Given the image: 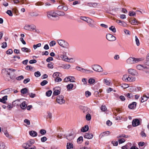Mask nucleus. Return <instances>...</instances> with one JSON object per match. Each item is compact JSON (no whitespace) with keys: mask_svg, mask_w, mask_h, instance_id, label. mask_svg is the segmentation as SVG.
Here are the masks:
<instances>
[{"mask_svg":"<svg viewBox=\"0 0 149 149\" xmlns=\"http://www.w3.org/2000/svg\"><path fill=\"white\" fill-rule=\"evenodd\" d=\"M73 145L72 144L70 143H68L67 145V148L68 149H71L73 148Z\"/></svg>","mask_w":149,"mask_h":149,"instance_id":"nucleus-32","label":"nucleus"},{"mask_svg":"<svg viewBox=\"0 0 149 149\" xmlns=\"http://www.w3.org/2000/svg\"><path fill=\"white\" fill-rule=\"evenodd\" d=\"M136 104L137 103L136 102H133L131 104H129L128 107L130 109H134L136 107Z\"/></svg>","mask_w":149,"mask_h":149,"instance_id":"nucleus-14","label":"nucleus"},{"mask_svg":"<svg viewBox=\"0 0 149 149\" xmlns=\"http://www.w3.org/2000/svg\"><path fill=\"white\" fill-rule=\"evenodd\" d=\"M147 99L148 97H147V95H144L141 97V102H143L147 101Z\"/></svg>","mask_w":149,"mask_h":149,"instance_id":"nucleus-25","label":"nucleus"},{"mask_svg":"<svg viewBox=\"0 0 149 149\" xmlns=\"http://www.w3.org/2000/svg\"><path fill=\"white\" fill-rule=\"evenodd\" d=\"M35 76L36 77H39L41 75L39 71L35 72L34 73Z\"/></svg>","mask_w":149,"mask_h":149,"instance_id":"nucleus-48","label":"nucleus"},{"mask_svg":"<svg viewBox=\"0 0 149 149\" xmlns=\"http://www.w3.org/2000/svg\"><path fill=\"white\" fill-rule=\"evenodd\" d=\"M5 145L3 142L0 141V149H4Z\"/></svg>","mask_w":149,"mask_h":149,"instance_id":"nucleus-34","label":"nucleus"},{"mask_svg":"<svg viewBox=\"0 0 149 149\" xmlns=\"http://www.w3.org/2000/svg\"><path fill=\"white\" fill-rule=\"evenodd\" d=\"M57 42L60 46L65 48H68L69 47V45L68 43L65 40H57Z\"/></svg>","mask_w":149,"mask_h":149,"instance_id":"nucleus-3","label":"nucleus"},{"mask_svg":"<svg viewBox=\"0 0 149 149\" xmlns=\"http://www.w3.org/2000/svg\"><path fill=\"white\" fill-rule=\"evenodd\" d=\"M67 139L69 140H71L74 138L73 135L72 134H70L66 136Z\"/></svg>","mask_w":149,"mask_h":149,"instance_id":"nucleus-27","label":"nucleus"},{"mask_svg":"<svg viewBox=\"0 0 149 149\" xmlns=\"http://www.w3.org/2000/svg\"><path fill=\"white\" fill-rule=\"evenodd\" d=\"M41 44L40 43H38L37 45H33V48L36 49L37 47H40L41 46Z\"/></svg>","mask_w":149,"mask_h":149,"instance_id":"nucleus-49","label":"nucleus"},{"mask_svg":"<svg viewBox=\"0 0 149 149\" xmlns=\"http://www.w3.org/2000/svg\"><path fill=\"white\" fill-rule=\"evenodd\" d=\"M83 140V137L80 136L77 139V141L79 143H80Z\"/></svg>","mask_w":149,"mask_h":149,"instance_id":"nucleus-56","label":"nucleus"},{"mask_svg":"<svg viewBox=\"0 0 149 149\" xmlns=\"http://www.w3.org/2000/svg\"><path fill=\"white\" fill-rule=\"evenodd\" d=\"M91 93L89 91H86L85 92L86 96L88 97L91 95Z\"/></svg>","mask_w":149,"mask_h":149,"instance_id":"nucleus-62","label":"nucleus"},{"mask_svg":"<svg viewBox=\"0 0 149 149\" xmlns=\"http://www.w3.org/2000/svg\"><path fill=\"white\" fill-rule=\"evenodd\" d=\"M66 53L65 52H63V54H61L60 55V58L63 61V60H65V59H64V56L65 54H66Z\"/></svg>","mask_w":149,"mask_h":149,"instance_id":"nucleus-55","label":"nucleus"},{"mask_svg":"<svg viewBox=\"0 0 149 149\" xmlns=\"http://www.w3.org/2000/svg\"><path fill=\"white\" fill-rule=\"evenodd\" d=\"M129 86V85L128 84H123L121 85V87L124 89L128 87Z\"/></svg>","mask_w":149,"mask_h":149,"instance_id":"nucleus-39","label":"nucleus"},{"mask_svg":"<svg viewBox=\"0 0 149 149\" xmlns=\"http://www.w3.org/2000/svg\"><path fill=\"white\" fill-rule=\"evenodd\" d=\"M29 134L30 136L33 137H35L37 136V132L34 131H30Z\"/></svg>","mask_w":149,"mask_h":149,"instance_id":"nucleus-21","label":"nucleus"},{"mask_svg":"<svg viewBox=\"0 0 149 149\" xmlns=\"http://www.w3.org/2000/svg\"><path fill=\"white\" fill-rule=\"evenodd\" d=\"M60 73L58 72H56L54 73L53 74V77L55 79L59 76Z\"/></svg>","mask_w":149,"mask_h":149,"instance_id":"nucleus-31","label":"nucleus"},{"mask_svg":"<svg viewBox=\"0 0 149 149\" xmlns=\"http://www.w3.org/2000/svg\"><path fill=\"white\" fill-rule=\"evenodd\" d=\"M81 3V1L80 0H77L73 2V5H74L79 4Z\"/></svg>","mask_w":149,"mask_h":149,"instance_id":"nucleus-41","label":"nucleus"},{"mask_svg":"<svg viewBox=\"0 0 149 149\" xmlns=\"http://www.w3.org/2000/svg\"><path fill=\"white\" fill-rule=\"evenodd\" d=\"M21 93L23 94L26 93L28 92L27 89L26 88H24L22 89L21 90Z\"/></svg>","mask_w":149,"mask_h":149,"instance_id":"nucleus-33","label":"nucleus"},{"mask_svg":"<svg viewBox=\"0 0 149 149\" xmlns=\"http://www.w3.org/2000/svg\"><path fill=\"white\" fill-rule=\"evenodd\" d=\"M88 5L90 6L93 7H97L99 6L98 3H96L95 1H91L88 3Z\"/></svg>","mask_w":149,"mask_h":149,"instance_id":"nucleus-7","label":"nucleus"},{"mask_svg":"<svg viewBox=\"0 0 149 149\" xmlns=\"http://www.w3.org/2000/svg\"><path fill=\"white\" fill-rule=\"evenodd\" d=\"M135 38L136 44L137 46H139L140 45L139 40L138 38L136 36H135Z\"/></svg>","mask_w":149,"mask_h":149,"instance_id":"nucleus-43","label":"nucleus"},{"mask_svg":"<svg viewBox=\"0 0 149 149\" xmlns=\"http://www.w3.org/2000/svg\"><path fill=\"white\" fill-rule=\"evenodd\" d=\"M109 29L113 33H115L116 31V29L113 26H111L109 28Z\"/></svg>","mask_w":149,"mask_h":149,"instance_id":"nucleus-40","label":"nucleus"},{"mask_svg":"<svg viewBox=\"0 0 149 149\" xmlns=\"http://www.w3.org/2000/svg\"><path fill=\"white\" fill-rule=\"evenodd\" d=\"M80 19L87 22L89 18L87 17L81 16L80 17Z\"/></svg>","mask_w":149,"mask_h":149,"instance_id":"nucleus-29","label":"nucleus"},{"mask_svg":"<svg viewBox=\"0 0 149 149\" xmlns=\"http://www.w3.org/2000/svg\"><path fill=\"white\" fill-rule=\"evenodd\" d=\"M60 93V91L58 90H54L53 93V95H59Z\"/></svg>","mask_w":149,"mask_h":149,"instance_id":"nucleus-28","label":"nucleus"},{"mask_svg":"<svg viewBox=\"0 0 149 149\" xmlns=\"http://www.w3.org/2000/svg\"><path fill=\"white\" fill-rule=\"evenodd\" d=\"M22 51L24 52H31V50L29 49L26 47H23L21 48Z\"/></svg>","mask_w":149,"mask_h":149,"instance_id":"nucleus-26","label":"nucleus"},{"mask_svg":"<svg viewBox=\"0 0 149 149\" xmlns=\"http://www.w3.org/2000/svg\"><path fill=\"white\" fill-rule=\"evenodd\" d=\"M122 80L126 82H133L135 81L136 80V78L133 77L130 75L128 74L124 75L122 77Z\"/></svg>","mask_w":149,"mask_h":149,"instance_id":"nucleus-1","label":"nucleus"},{"mask_svg":"<svg viewBox=\"0 0 149 149\" xmlns=\"http://www.w3.org/2000/svg\"><path fill=\"white\" fill-rule=\"evenodd\" d=\"M101 109L102 111H104L107 109V108L105 106L102 105L101 107Z\"/></svg>","mask_w":149,"mask_h":149,"instance_id":"nucleus-59","label":"nucleus"},{"mask_svg":"<svg viewBox=\"0 0 149 149\" xmlns=\"http://www.w3.org/2000/svg\"><path fill=\"white\" fill-rule=\"evenodd\" d=\"M106 38L109 41H113L116 40L115 36L110 34H108L106 35Z\"/></svg>","mask_w":149,"mask_h":149,"instance_id":"nucleus-9","label":"nucleus"},{"mask_svg":"<svg viewBox=\"0 0 149 149\" xmlns=\"http://www.w3.org/2000/svg\"><path fill=\"white\" fill-rule=\"evenodd\" d=\"M70 77V79L69 81L72 82H75L74 80L75 79L74 77L73 76H69Z\"/></svg>","mask_w":149,"mask_h":149,"instance_id":"nucleus-47","label":"nucleus"},{"mask_svg":"<svg viewBox=\"0 0 149 149\" xmlns=\"http://www.w3.org/2000/svg\"><path fill=\"white\" fill-rule=\"evenodd\" d=\"M89 129V127L88 125H85L84 127H82L81 131L82 132H85L88 131Z\"/></svg>","mask_w":149,"mask_h":149,"instance_id":"nucleus-19","label":"nucleus"},{"mask_svg":"<svg viewBox=\"0 0 149 149\" xmlns=\"http://www.w3.org/2000/svg\"><path fill=\"white\" fill-rule=\"evenodd\" d=\"M48 67L49 68L52 69L53 68V63L52 62L49 63L47 65Z\"/></svg>","mask_w":149,"mask_h":149,"instance_id":"nucleus-52","label":"nucleus"},{"mask_svg":"<svg viewBox=\"0 0 149 149\" xmlns=\"http://www.w3.org/2000/svg\"><path fill=\"white\" fill-rule=\"evenodd\" d=\"M24 77L22 75L16 78V79L18 80H20L23 79Z\"/></svg>","mask_w":149,"mask_h":149,"instance_id":"nucleus-60","label":"nucleus"},{"mask_svg":"<svg viewBox=\"0 0 149 149\" xmlns=\"http://www.w3.org/2000/svg\"><path fill=\"white\" fill-rule=\"evenodd\" d=\"M22 146L25 149H28L31 146V145H30L29 144V143H27V142L26 143H23Z\"/></svg>","mask_w":149,"mask_h":149,"instance_id":"nucleus-20","label":"nucleus"},{"mask_svg":"<svg viewBox=\"0 0 149 149\" xmlns=\"http://www.w3.org/2000/svg\"><path fill=\"white\" fill-rule=\"evenodd\" d=\"M64 96L62 95H60L57 96L56 98V101L58 103L62 104L65 102V100H64Z\"/></svg>","mask_w":149,"mask_h":149,"instance_id":"nucleus-6","label":"nucleus"},{"mask_svg":"<svg viewBox=\"0 0 149 149\" xmlns=\"http://www.w3.org/2000/svg\"><path fill=\"white\" fill-rule=\"evenodd\" d=\"M81 107L83 108V110L84 113H86L87 112H88L87 111L89 109L87 107L81 106Z\"/></svg>","mask_w":149,"mask_h":149,"instance_id":"nucleus-36","label":"nucleus"},{"mask_svg":"<svg viewBox=\"0 0 149 149\" xmlns=\"http://www.w3.org/2000/svg\"><path fill=\"white\" fill-rule=\"evenodd\" d=\"M48 83L47 81L44 80L42 81L40 83V85L42 86H44L46 84Z\"/></svg>","mask_w":149,"mask_h":149,"instance_id":"nucleus-53","label":"nucleus"},{"mask_svg":"<svg viewBox=\"0 0 149 149\" xmlns=\"http://www.w3.org/2000/svg\"><path fill=\"white\" fill-rule=\"evenodd\" d=\"M146 59V65L149 66V53L147 55Z\"/></svg>","mask_w":149,"mask_h":149,"instance_id":"nucleus-38","label":"nucleus"},{"mask_svg":"<svg viewBox=\"0 0 149 149\" xmlns=\"http://www.w3.org/2000/svg\"><path fill=\"white\" fill-rule=\"evenodd\" d=\"M24 29L28 31H31L32 29L34 30L35 29L34 26L28 25H25L24 27Z\"/></svg>","mask_w":149,"mask_h":149,"instance_id":"nucleus-12","label":"nucleus"},{"mask_svg":"<svg viewBox=\"0 0 149 149\" xmlns=\"http://www.w3.org/2000/svg\"><path fill=\"white\" fill-rule=\"evenodd\" d=\"M20 107L22 109H25L27 107V105L25 102H22L20 105Z\"/></svg>","mask_w":149,"mask_h":149,"instance_id":"nucleus-24","label":"nucleus"},{"mask_svg":"<svg viewBox=\"0 0 149 149\" xmlns=\"http://www.w3.org/2000/svg\"><path fill=\"white\" fill-rule=\"evenodd\" d=\"M104 83H105L107 85H110V82L109 80L107 79H104Z\"/></svg>","mask_w":149,"mask_h":149,"instance_id":"nucleus-57","label":"nucleus"},{"mask_svg":"<svg viewBox=\"0 0 149 149\" xmlns=\"http://www.w3.org/2000/svg\"><path fill=\"white\" fill-rule=\"evenodd\" d=\"M84 138L90 139L93 137V135L91 133H86L84 136Z\"/></svg>","mask_w":149,"mask_h":149,"instance_id":"nucleus-17","label":"nucleus"},{"mask_svg":"<svg viewBox=\"0 0 149 149\" xmlns=\"http://www.w3.org/2000/svg\"><path fill=\"white\" fill-rule=\"evenodd\" d=\"M13 53V51L11 49H9L6 52L7 54H11Z\"/></svg>","mask_w":149,"mask_h":149,"instance_id":"nucleus-63","label":"nucleus"},{"mask_svg":"<svg viewBox=\"0 0 149 149\" xmlns=\"http://www.w3.org/2000/svg\"><path fill=\"white\" fill-rule=\"evenodd\" d=\"M91 67L93 70L96 72H101L103 71L102 68L100 66L97 65H92Z\"/></svg>","mask_w":149,"mask_h":149,"instance_id":"nucleus-4","label":"nucleus"},{"mask_svg":"<svg viewBox=\"0 0 149 149\" xmlns=\"http://www.w3.org/2000/svg\"><path fill=\"white\" fill-rule=\"evenodd\" d=\"M55 13L56 15H57V17L58 16H64L65 14L62 11H59L58 10H56Z\"/></svg>","mask_w":149,"mask_h":149,"instance_id":"nucleus-18","label":"nucleus"},{"mask_svg":"<svg viewBox=\"0 0 149 149\" xmlns=\"http://www.w3.org/2000/svg\"><path fill=\"white\" fill-rule=\"evenodd\" d=\"M131 24L132 25H134L135 23H139V22L134 18L133 20H132L130 22Z\"/></svg>","mask_w":149,"mask_h":149,"instance_id":"nucleus-37","label":"nucleus"},{"mask_svg":"<svg viewBox=\"0 0 149 149\" xmlns=\"http://www.w3.org/2000/svg\"><path fill=\"white\" fill-rule=\"evenodd\" d=\"M89 26L91 27H95L96 22L93 20L89 18L87 22Z\"/></svg>","mask_w":149,"mask_h":149,"instance_id":"nucleus-8","label":"nucleus"},{"mask_svg":"<svg viewBox=\"0 0 149 149\" xmlns=\"http://www.w3.org/2000/svg\"><path fill=\"white\" fill-rule=\"evenodd\" d=\"M74 86V85L72 84H68L67 86V88L68 90H71L73 88Z\"/></svg>","mask_w":149,"mask_h":149,"instance_id":"nucleus-30","label":"nucleus"},{"mask_svg":"<svg viewBox=\"0 0 149 149\" xmlns=\"http://www.w3.org/2000/svg\"><path fill=\"white\" fill-rule=\"evenodd\" d=\"M128 73L132 75L137 76L138 73L136 70L132 69H129L128 70Z\"/></svg>","mask_w":149,"mask_h":149,"instance_id":"nucleus-11","label":"nucleus"},{"mask_svg":"<svg viewBox=\"0 0 149 149\" xmlns=\"http://www.w3.org/2000/svg\"><path fill=\"white\" fill-rule=\"evenodd\" d=\"M116 22L119 25L123 26H126L127 25V24L125 22L122 21L120 20H117Z\"/></svg>","mask_w":149,"mask_h":149,"instance_id":"nucleus-15","label":"nucleus"},{"mask_svg":"<svg viewBox=\"0 0 149 149\" xmlns=\"http://www.w3.org/2000/svg\"><path fill=\"white\" fill-rule=\"evenodd\" d=\"M140 124V122L138 119H135L133 120L132 121V125L134 127H136L139 125Z\"/></svg>","mask_w":149,"mask_h":149,"instance_id":"nucleus-13","label":"nucleus"},{"mask_svg":"<svg viewBox=\"0 0 149 149\" xmlns=\"http://www.w3.org/2000/svg\"><path fill=\"white\" fill-rule=\"evenodd\" d=\"M47 16L49 18L51 17H57V15H56L55 11H51L47 12Z\"/></svg>","mask_w":149,"mask_h":149,"instance_id":"nucleus-10","label":"nucleus"},{"mask_svg":"<svg viewBox=\"0 0 149 149\" xmlns=\"http://www.w3.org/2000/svg\"><path fill=\"white\" fill-rule=\"evenodd\" d=\"M6 13L10 16H12L13 15V14L11 11L10 10H8Z\"/></svg>","mask_w":149,"mask_h":149,"instance_id":"nucleus-58","label":"nucleus"},{"mask_svg":"<svg viewBox=\"0 0 149 149\" xmlns=\"http://www.w3.org/2000/svg\"><path fill=\"white\" fill-rule=\"evenodd\" d=\"M62 4L64 5V6H63V9L65 11H66L68 9V7L65 5L64 3L63 2H62Z\"/></svg>","mask_w":149,"mask_h":149,"instance_id":"nucleus-45","label":"nucleus"},{"mask_svg":"<svg viewBox=\"0 0 149 149\" xmlns=\"http://www.w3.org/2000/svg\"><path fill=\"white\" fill-rule=\"evenodd\" d=\"M64 58V59H65V60H64V61H67H67H70L71 60H73L72 58H68L67 56H66V55H65V54Z\"/></svg>","mask_w":149,"mask_h":149,"instance_id":"nucleus-42","label":"nucleus"},{"mask_svg":"<svg viewBox=\"0 0 149 149\" xmlns=\"http://www.w3.org/2000/svg\"><path fill=\"white\" fill-rule=\"evenodd\" d=\"M52 93V92L51 91H48L46 92V94L47 96L49 97L51 95Z\"/></svg>","mask_w":149,"mask_h":149,"instance_id":"nucleus-54","label":"nucleus"},{"mask_svg":"<svg viewBox=\"0 0 149 149\" xmlns=\"http://www.w3.org/2000/svg\"><path fill=\"white\" fill-rule=\"evenodd\" d=\"M5 70V74L7 76H9L10 78L11 79L10 76V74L12 73V72H14L16 71L15 69H13L12 68L9 69H5L4 70Z\"/></svg>","mask_w":149,"mask_h":149,"instance_id":"nucleus-5","label":"nucleus"},{"mask_svg":"<svg viewBox=\"0 0 149 149\" xmlns=\"http://www.w3.org/2000/svg\"><path fill=\"white\" fill-rule=\"evenodd\" d=\"M10 90L8 89H6L4 90H3L1 92V94H8L10 93Z\"/></svg>","mask_w":149,"mask_h":149,"instance_id":"nucleus-23","label":"nucleus"},{"mask_svg":"<svg viewBox=\"0 0 149 149\" xmlns=\"http://www.w3.org/2000/svg\"><path fill=\"white\" fill-rule=\"evenodd\" d=\"M136 13L133 11H130L129 12V15L130 16H134L136 15Z\"/></svg>","mask_w":149,"mask_h":149,"instance_id":"nucleus-44","label":"nucleus"},{"mask_svg":"<svg viewBox=\"0 0 149 149\" xmlns=\"http://www.w3.org/2000/svg\"><path fill=\"white\" fill-rule=\"evenodd\" d=\"M126 96L128 98L131 99L133 97V95L131 93H127L126 94Z\"/></svg>","mask_w":149,"mask_h":149,"instance_id":"nucleus-46","label":"nucleus"},{"mask_svg":"<svg viewBox=\"0 0 149 149\" xmlns=\"http://www.w3.org/2000/svg\"><path fill=\"white\" fill-rule=\"evenodd\" d=\"M95 80L93 78H90L88 81V83L90 84H94L95 82Z\"/></svg>","mask_w":149,"mask_h":149,"instance_id":"nucleus-35","label":"nucleus"},{"mask_svg":"<svg viewBox=\"0 0 149 149\" xmlns=\"http://www.w3.org/2000/svg\"><path fill=\"white\" fill-rule=\"evenodd\" d=\"M86 118L87 120H90L91 119V115L89 114H88L86 115Z\"/></svg>","mask_w":149,"mask_h":149,"instance_id":"nucleus-50","label":"nucleus"},{"mask_svg":"<svg viewBox=\"0 0 149 149\" xmlns=\"http://www.w3.org/2000/svg\"><path fill=\"white\" fill-rule=\"evenodd\" d=\"M56 44V42L55 41H52L50 42L49 45L50 46H53L55 45Z\"/></svg>","mask_w":149,"mask_h":149,"instance_id":"nucleus-64","label":"nucleus"},{"mask_svg":"<svg viewBox=\"0 0 149 149\" xmlns=\"http://www.w3.org/2000/svg\"><path fill=\"white\" fill-rule=\"evenodd\" d=\"M70 67V64H65L63 65V68L66 69H68Z\"/></svg>","mask_w":149,"mask_h":149,"instance_id":"nucleus-51","label":"nucleus"},{"mask_svg":"<svg viewBox=\"0 0 149 149\" xmlns=\"http://www.w3.org/2000/svg\"><path fill=\"white\" fill-rule=\"evenodd\" d=\"M7 100V96L5 95L1 99L0 98V102L3 103H5L6 102L5 101Z\"/></svg>","mask_w":149,"mask_h":149,"instance_id":"nucleus-22","label":"nucleus"},{"mask_svg":"<svg viewBox=\"0 0 149 149\" xmlns=\"http://www.w3.org/2000/svg\"><path fill=\"white\" fill-rule=\"evenodd\" d=\"M136 68L139 70L147 68V67L144 65H138L136 67Z\"/></svg>","mask_w":149,"mask_h":149,"instance_id":"nucleus-16","label":"nucleus"},{"mask_svg":"<svg viewBox=\"0 0 149 149\" xmlns=\"http://www.w3.org/2000/svg\"><path fill=\"white\" fill-rule=\"evenodd\" d=\"M1 46V47L3 48H6L7 46V44L6 42H3Z\"/></svg>","mask_w":149,"mask_h":149,"instance_id":"nucleus-61","label":"nucleus"},{"mask_svg":"<svg viewBox=\"0 0 149 149\" xmlns=\"http://www.w3.org/2000/svg\"><path fill=\"white\" fill-rule=\"evenodd\" d=\"M141 60V58H135L134 57H130L126 61V63L129 64H132L137 63Z\"/></svg>","mask_w":149,"mask_h":149,"instance_id":"nucleus-2","label":"nucleus"}]
</instances>
